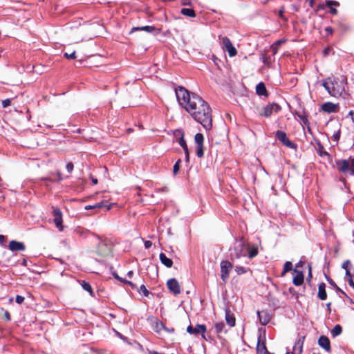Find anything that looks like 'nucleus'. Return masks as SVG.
<instances>
[{
  "label": "nucleus",
  "mask_w": 354,
  "mask_h": 354,
  "mask_svg": "<svg viewBox=\"0 0 354 354\" xmlns=\"http://www.w3.org/2000/svg\"><path fill=\"white\" fill-rule=\"evenodd\" d=\"M187 332L189 334L201 333L203 338L205 339L206 326L203 324H197L195 328H193L192 326L189 325L187 328Z\"/></svg>",
  "instance_id": "13"
},
{
  "label": "nucleus",
  "mask_w": 354,
  "mask_h": 354,
  "mask_svg": "<svg viewBox=\"0 0 354 354\" xmlns=\"http://www.w3.org/2000/svg\"><path fill=\"white\" fill-rule=\"evenodd\" d=\"M281 110V106L277 103H272L264 106L258 114L260 117L269 118L272 113H278Z\"/></svg>",
  "instance_id": "5"
},
{
  "label": "nucleus",
  "mask_w": 354,
  "mask_h": 354,
  "mask_svg": "<svg viewBox=\"0 0 354 354\" xmlns=\"http://www.w3.org/2000/svg\"><path fill=\"white\" fill-rule=\"evenodd\" d=\"M138 30H145L148 32H153L154 31H157L158 32H160V29H157L155 26H145L142 27H133L131 28V32L138 31Z\"/></svg>",
  "instance_id": "22"
},
{
  "label": "nucleus",
  "mask_w": 354,
  "mask_h": 354,
  "mask_svg": "<svg viewBox=\"0 0 354 354\" xmlns=\"http://www.w3.org/2000/svg\"><path fill=\"white\" fill-rule=\"evenodd\" d=\"M222 48L225 49L230 57H234L237 54V50L232 45L230 39L227 37L222 38Z\"/></svg>",
  "instance_id": "10"
},
{
  "label": "nucleus",
  "mask_w": 354,
  "mask_h": 354,
  "mask_svg": "<svg viewBox=\"0 0 354 354\" xmlns=\"http://www.w3.org/2000/svg\"><path fill=\"white\" fill-rule=\"evenodd\" d=\"M256 93L258 95H263V96H268V91L266 89V87L263 82H259L257 86H256Z\"/></svg>",
  "instance_id": "24"
},
{
  "label": "nucleus",
  "mask_w": 354,
  "mask_h": 354,
  "mask_svg": "<svg viewBox=\"0 0 354 354\" xmlns=\"http://www.w3.org/2000/svg\"><path fill=\"white\" fill-rule=\"evenodd\" d=\"M11 104V101L10 99H6L2 101V106L3 108H6L9 106Z\"/></svg>",
  "instance_id": "44"
},
{
  "label": "nucleus",
  "mask_w": 354,
  "mask_h": 354,
  "mask_svg": "<svg viewBox=\"0 0 354 354\" xmlns=\"http://www.w3.org/2000/svg\"><path fill=\"white\" fill-rule=\"evenodd\" d=\"M214 330H215V333L218 335L223 332L226 333V331H227L225 330V325L223 322L215 323L214 324Z\"/></svg>",
  "instance_id": "28"
},
{
  "label": "nucleus",
  "mask_w": 354,
  "mask_h": 354,
  "mask_svg": "<svg viewBox=\"0 0 354 354\" xmlns=\"http://www.w3.org/2000/svg\"><path fill=\"white\" fill-rule=\"evenodd\" d=\"M322 109L324 112L328 113H336L338 111V105L328 102L322 104Z\"/></svg>",
  "instance_id": "16"
},
{
  "label": "nucleus",
  "mask_w": 354,
  "mask_h": 354,
  "mask_svg": "<svg viewBox=\"0 0 354 354\" xmlns=\"http://www.w3.org/2000/svg\"><path fill=\"white\" fill-rule=\"evenodd\" d=\"M294 272L296 273L293 277L292 283L295 286H299L304 283V276L302 271L294 269Z\"/></svg>",
  "instance_id": "18"
},
{
  "label": "nucleus",
  "mask_w": 354,
  "mask_h": 354,
  "mask_svg": "<svg viewBox=\"0 0 354 354\" xmlns=\"http://www.w3.org/2000/svg\"><path fill=\"white\" fill-rule=\"evenodd\" d=\"M225 320L227 324L230 326L233 327L235 326L236 319L234 315L230 312L229 308L225 309Z\"/></svg>",
  "instance_id": "23"
},
{
  "label": "nucleus",
  "mask_w": 354,
  "mask_h": 354,
  "mask_svg": "<svg viewBox=\"0 0 354 354\" xmlns=\"http://www.w3.org/2000/svg\"><path fill=\"white\" fill-rule=\"evenodd\" d=\"M292 270V264L290 261H286L283 265V270L281 276H284L288 272Z\"/></svg>",
  "instance_id": "33"
},
{
  "label": "nucleus",
  "mask_w": 354,
  "mask_h": 354,
  "mask_svg": "<svg viewBox=\"0 0 354 354\" xmlns=\"http://www.w3.org/2000/svg\"><path fill=\"white\" fill-rule=\"evenodd\" d=\"M113 277H114L115 279H118L119 281H122V282H124V283H125L129 284V286H131V287H133V288L135 286V285H134L131 281H127V280H126V279H123L120 278V277H119L116 273H113Z\"/></svg>",
  "instance_id": "40"
},
{
  "label": "nucleus",
  "mask_w": 354,
  "mask_h": 354,
  "mask_svg": "<svg viewBox=\"0 0 354 354\" xmlns=\"http://www.w3.org/2000/svg\"><path fill=\"white\" fill-rule=\"evenodd\" d=\"M342 326L339 324H337L332 329L330 333L333 337H335L339 335L342 333Z\"/></svg>",
  "instance_id": "32"
},
{
  "label": "nucleus",
  "mask_w": 354,
  "mask_h": 354,
  "mask_svg": "<svg viewBox=\"0 0 354 354\" xmlns=\"http://www.w3.org/2000/svg\"><path fill=\"white\" fill-rule=\"evenodd\" d=\"M326 6L330 8V13L332 15H337L338 11L333 6H339V3L337 1L328 0L326 1Z\"/></svg>",
  "instance_id": "26"
},
{
  "label": "nucleus",
  "mask_w": 354,
  "mask_h": 354,
  "mask_svg": "<svg viewBox=\"0 0 354 354\" xmlns=\"http://www.w3.org/2000/svg\"><path fill=\"white\" fill-rule=\"evenodd\" d=\"M275 136L278 140L281 142L283 145H284L287 147L291 149L295 148L296 145L289 140V138L287 137L286 132L279 130L277 131Z\"/></svg>",
  "instance_id": "8"
},
{
  "label": "nucleus",
  "mask_w": 354,
  "mask_h": 354,
  "mask_svg": "<svg viewBox=\"0 0 354 354\" xmlns=\"http://www.w3.org/2000/svg\"><path fill=\"white\" fill-rule=\"evenodd\" d=\"M159 257L161 263L163 265H165L167 268H171L172 266V260L167 257V256L164 253H160Z\"/></svg>",
  "instance_id": "27"
},
{
  "label": "nucleus",
  "mask_w": 354,
  "mask_h": 354,
  "mask_svg": "<svg viewBox=\"0 0 354 354\" xmlns=\"http://www.w3.org/2000/svg\"><path fill=\"white\" fill-rule=\"evenodd\" d=\"M233 265L229 261H222L221 262V278L223 283H226L230 276V272L232 270Z\"/></svg>",
  "instance_id": "7"
},
{
  "label": "nucleus",
  "mask_w": 354,
  "mask_h": 354,
  "mask_svg": "<svg viewBox=\"0 0 354 354\" xmlns=\"http://www.w3.org/2000/svg\"><path fill=\"white\" fill-rule=\"evenodd\" d=\"M348 115L351 116V119L352 122H354V111H350L348 113Z\"/></svg>",
  "instance_id": "58"
},
{
  "label": "nucleus",
  "mask_w": 354,
  "mask_h": 354,
  "mask_svg": "<svg viewBox=\"0 0 354 354\" xmlns=\"http://www.w3.org/2000/svg\"><path fill=\"white\" fill-rule=\"evenodd\" d=\"M337 169L342 173H349L354 176V158L351 156L346 160H337L335 161Z\"/></svg>",
  "instance_id": "4"
},
{
  "label": "nucleus",
  "mask_w": 354,
  "mask_h": 354,
  "mask_svg": "<svg viewBox=\"0 0 354 354\" xmlns=\"http://www.w3.org/2000/svg\"><path fill=\"white\" fill-rule=\"evenodd\" d=\"M167 286L170 292L176 295L180 293V286L176 279H169L167 282Z\"/></svg>",
  "instance_id": "11"
},
{
  "label": "nucleus",
  "mask_w": 354,
  "mask_h": 354,
  "mask_svg": "<svg viewBox=\"0 0 354 354\" xmlns=\"http://www.w3.org/2000/svg\"><path fill=\"white\" fill-rule=\"evenodd\" d=\"M82 288L84 290L88 292L91 295L93 294L92 288H91V285L88 282H86L85 281H83L82 283Z\"/></svg>",
  "instance_id": "35"
},
{
  "label": "nucleus",
  "mask_w": 354,
  "mask_h": 354,
  "mask_svg": "<svg viewBox=\"0 0 354 354\" xmlns=\"http://www.w3.org/2000/svg\"><path fill=\"white\" fill-rule=\"evenodd\" d=\"M327 281L329 283L330 285H331L333 287H334L337 291L340 292L341 293H342L343 295H346V293L342 290L337 286V284L335 283V281L330 279V278H327Z\"/></svg>",
  "instance_id": "37"
},
{
  "label": "nucleus",
  "mask_w": 354,
  "mask_h": 354,
  "mask_svg": "<svg viewBox=\"0 0 354 354\" xmlns=\"http://www.w3.org/2000/svg\"><path fill=\"white\" fill-rule=\"evenodd\" d=\"M308 277H312V268L310 265L308 266Z\"/></svg>",
  "instance_id": "59"
},
{
  "label": "nucleus",
  "mask_w": 354,
  "mask_h": 354,
  "mask_svg": "<svg viewBox=\"0 0 354 354\" xmlns=\"http://www.w3.org/2000/svg\"><path fill=\"white\" fill-rule=\"evenodd\" d=\"M257 315L262 325H266L270 320V316L266 311H258Z\"/></svg>",
  "instance_id": "21"
},
{
  "label": "nucleus",
  "mask_w": 354,
  "mask_h": 354,
  "mask_svg": "<svg viewBox=\"0 0 354 354\" xmlns=\"http://www.w3.org/2000/svg\"><path fill=\"white\" fill-rule=\"evenodd\" d=\"M337 24H338L339 29L342 32H344L348 30V26L346 24L342 22V21H339Z\"/></svg>",
  "instance_id": "39"
},
{
  "label": "nucleus",
  "mask_w": 354,
  "mask_h": 354,
  "mask_svg": "<svg viewBox=\"0 0 354 354\" xmlns=\"http://www.w3.org/2000/svg\"><path fill=\"white\" fill-rule=\"evenodd\" d=\"M331 50V48H326L324 50H323V53L325 56L328 55L330 52Z\"/></svg>",
  "instance_id": "54"
},
{
  "label": "nucleus",
  "mask_w": 354,
  "mask_h": 354,
  "mask_svg": "<svg viewBox=\"0 0 354 354\" xmlns=\"http://www.w3.org/2000/svg\"><path fill=\"white\" fill-rule=\"evenodd\" d=\"M53 214L54 216V223L56 227L59 229V231H62L63 225L62 212L58 208H53Z\"/></svg>",
  "instance_id": "12"
},
{
  "label": "nucleus",
  "mask_w": 354,
  "mask_h": 354,
  "mask_svg": "<svg viewBox=\"0 0 354 354\" xmlns=\"http://www.w3.org/2000/svg\"><path fill=\"white\" fill-rule=\"evenodd\" d=\"M305 339V336H303L295 342L293 346V353L292 354H301L303 351V346Z\"/></svg>",
  "instance_id": "20"
},
{
  "label": "nucleus",
  "mask_w": 354,
  "mask_h": 354,
  "mask_svg": "<svg viewBox=\"0 0 354 354\" xmlns=\"http://www.w3.org/2000/svg\"><path fill=\"white\" fill-rule=\"evenodd\" d=\"M156 328H157L158 330H161V329L167 330V328H165V325L162 322H159V323L157 322L156 323Z\"/></svg>",
  "instance_id": "47"
},
{
  "label": "nucleus",
  "mask_w": 354,
  "mask_h": 354,
  "mask_svg": "<svg viewBox=\"0 0 354 354\" xmlns=\"http://www.w3.org/2000/svg\"><path fill=\"white\" fill-rule=\"evenodd\" d=\"M91 180H92V183H93V185H96L97 183V178H92Z\"/></svg>",
  "instance_id": "63"
},
{
  "label": "nucleus",
  "mask_w": 354,
  "mask_h": 354,
  "mask_svg": "<svg viewBox=\"0 0 354 354\" xmlns=\"http://www.w3.org/2000/svg\"><path fill=\"white\" fill-rule=\"evenodd\" d=\"M57 176H58V180L59 181H60V180H62L63 179L62 176L60 172H57Z\"/></svg>",
  "instance_id": "62"
},
{
  "label": "nucleus",
  "mask_w": 354,
  "mask_h": 354,
  "mask_svg": "<svg viewBox=\"0 0 354 354\" xmlns=\"http://www.w3.org/2000/svg\"><path fill=\"white\" fill-rule=\"evenodd\" d=\"M317 297L321 300L326 299L327 294L326 292V284L324 283H321L319 284Z\"/></svg>",
  "instance_id": "25"
},
{
  "label": "nucleus",
  "mask_w": 354,
  "mask_h": 354,
  "mask_svg": "<svg viewBox=\"0 0 354 354\" xmlns=\"http://www.w3.org/2000/svg\"><path fill=\"white\" fill-rule=\"evenodd\" d=\"M257 352L258 354H270L266 346V340L261 339V336L259 335L258 337V342L257 345Z\"/></svg>",
  "instance_id": "15"
},
{
  "label": "nucleus",
  "mask_w": 354,
  "mask_h": 354,
  "mask_svg": "<svg viewBox=\"0 0 354 354\" xmlns=\"http://www.w3.org/2000/svg\"><path fill=\"white\" fill-rule=\"evenodd\" d=\"M66 169L68 173H71L73 169V164L72 162H68L66 166Z\"/></svg>",
  "instance_id": "49"
},
{
  "label": "nucleus",
  "mask_w": 354,
  "mask_h": 354,
  "mask_svg": "<svg viewBox=\"0 0 354 354\" xmlns=\"http://www.w3.org/2000/svg\"><path fill=\"white\" fill-rule=\"evenodd\" d=\"M176 98L180 106L200 123L206 130L212 127V109L200 95L191 93L183 86L175 89Z\"/></svg>",
  "instance_id": "1"
},
{
  "label": "nucleus",
  "mask_w": 354,
  "mask_h": 354,
  "mask_svg": "<svg viewBox=\"0 0 354 354\" xmlns=\"http://www.w3.org/2000/svg\"><path fill=\"white\" fill-rule=\"evenodd\" d=\"M350 277H352L351 273L349 270H346V279L348 280Z\"/></svg>",
  "instance_id": "57"
},
{
  "label": "nucleus",
  "mask_w": 354,
  "mask_h": 354,
  "mask_svg": "<svg viewBox=\"0 0 354 354\" xmlns=\"http://www.w3.org/2000/svg\"><path fill=\"white\" fill-rule=\"evenodd\" d=\"M111 206H112V205H111V204H110V205H107V206H106V210H107V211L110 210V209H111Z\"/></svg>",
  "instance_id": "64"
},
{
  "label": "nucleus",
  "mask_w": 354,
  "mask_h": 354,
  "mask_svg": "<svg viewBox=\"0 0 354 354\" xmlns=\"http://www.w3.org/2000/svg\"><path fill=\"white\" fill-rule=\"evenodd\" d=\"M15 301H16V302H17V304H22V303L24 302V297H22V296H21V295H17V296L16 297Z\"/></svg>",
  "instance_id": "46"
},
{
  "label": "nucleus",
  "mask_w": 354,
  "mask_h": 354,
  "mask_svg": "<svg viewBox=\"0 0 354 354\" xmlns=\"http://www.w3.org/2000/svg\"><path fill=\"white\" fill-rule=\"evenodd\" d=\"M6 241V237L3 235L0 234V244L3 245Z\"/></svg>",
  "instance_id": "55"
},
{
  "label": "nucleus",
  "mask_w": 354,
  "mask_h": 354,
  "mask_svg": "<svg viewBox=\"0 0 354 354\" xmlns=\"http://www.w3.org/2000/svg\"><path fill=\"white\" fill-rule=\"evenodd\" d=\"M295 115L299 118L302 123L307 127L308 131H310V122L308 120V115L306 112L304 110H303L302 111H296Z\"/></svg>",
  "instance_id": "17"
},
{
  "label": "nucleus",
  "mask_w": 354,
  "mask_h": 354,
  "mask_svg": "<svg viewBox=\"0 0 354 354\" xmlns=\"http://www.w3.org/2000/svg\"><path fill=\"white\" fill-rule=\"evenodd\" d=\"M204 136L202 133H198L194 136L195 153L196 155H203Z\"/></svg>",
  "instance_id": "9"
},
{
  "label": "nucleus",
  "mask_w": 354,
  "mask_h": 354,
  "mask_svg": "<svg viewBox=\"0 0 354 354\" xmlns=\"http://www.w3.org/2000/svg\"><path fill=\"white\" fill-rule=\"evenodd\" d=\"M248 257L252 259L258 254V248L256 245H252L248 249Z\"/></svg>",
  "instance_id": "31"
},
{
  "label": "nucleus",
  "mask_w": 354,
  "mask_h": 354,
  "mask_svg": "<svg viewBox=\"0 0 354 354\" xmlns=\"http://www.w3.org/2000/svg\"><path fill=\"white\" fill-rule=\"evenodd\" d=\"M346 82L344 77H331L324 80L322 86L331 96L338 97L345 93Z\"/></svg>",
  "instance_id": "2"
},
{
  "label": "nucleus",
  "mask_w": 354,
  "mask_h": 354,
  "mask_svg": "<svg viewBox=\"0 0 354 354\" xmlns=\"http://www.w3.org/2000/svg\"><path fill=\"white\" fill-rule=\"evenodd\" d=\"M318 344L323 348L326 352L330 353L331 351L330 342L328 337L322 335L318 339Z\"/></svg>",
  "instance_id": "14"
},
{
  "label": "nucleus",
  "mask_w": 354,
  "mask_h": 354,
  "mask_svg": "<svg viewBox=\"0 0 354 354\" xmlns=\"http://www.w3.org/2000/svg\"><path fill=\"white\" fill-rule=\"evenodd\" d=\"M351 266V261L349 260H346L343 263H342V268H344L345 270H348V266Z\"/></svg>",
  "instance_id": "45"
},
{
  "label": "nucleus",
  "mask_w": 354,
  "mask_h": 354,
  "mask_svg": "<svg viewBox=\"0 0 354 354\" xmlns=\"http://www.w3.org/2000/svg\"><path fill=\"white\" fill-rule=\"evenodd\" d=\"M180 13L184 15L189 17L194 18L196 16V12L192 8H182L180 10Z\"/></svg>",
  "instance_id": "29"
},
{
  "label": "nucleus",
  "mask_w": 354,
  "mask_h": 354,
  "mask_svg": "<svg viewBox=\"0 0 354 354\" xmlns=\"http://www.w3.org/2000/svg\"><path fill=\"white\" fill-rule=\"evenodd\" d=\"M133 275V271H129L128 273H127V276L129 277V278H131Z\"/></svg>",
  "instance_id": "61"
},
{
  "label": "nucleus",
  "mask_w": 354,
  "mask_h": 354,
  "mask_svg": "<svg viewBox=\"0 0 354 354\" xmlns=\"http://www.w3.org/2000/svg\"><path fill=\"white\" fill-rule=\"evenodd\" d=\"M347 281L348 282L349 286H351L354 289V281H353L352 277H350L349 279H348Z\"/></svg>",
  "instance_id": "53"
},
{
  "label": "nucleus",
  "mask_w": 354,
  "mask_h": 354,
  "mask_svg": "<svg viewBox=\"0 0 354 354\" xmlns=\"http://www.w3.org/2000/svg\"><path fill=\"white\" fill-rule=\"evenodd\" d=\"M104 206V203L103 202H100V203H96L94 205H86L85 207V209L86 210H89V209H97V208L99 209V208H102Z\"/></svg>",
  "instance_id": "36"
},
{
  "label": "nucleus",
  "mask_w": 354,
  "mask_h": 354,
  "mask_svg": "<svg viewBox=\"0 0 354 354\" xmlns=\"http://www.w3.org/2000/svg\"><path fill=\"white\" fill-rule=\"evenodd\" d=\"M151 245H152L151 241H145V248L148 249V248H151Z\"/></svg>",
  "instance_id": "52"
},
{
  "label": "nucleus",
  "mask_w": 354,
  "mask_h": 354,
  "mask_svg": "<svg viewBox=\"0 0 354 354\" xmlns=\"http://www.w3.org/2000/svg\"><path fill=\"white\" fill-rule=\"evenodd\" d=\"M341 131L340 129H339L335 133L333 134L332 137L333 141L337 142L340 138Z\"/></svg>",
  "instance_id": "43"
},
{
  "label": "nucleus",
  "mask_w": 354,
  "mask_h": 354,
  "mask_svg": "<svg viewBox=\"0 0 354 354\" xmlns=\"http://www.w3.org/2000/svg\"><path fill=\"white\" fill-rule=\"evenodd\" d=\"M181 4L183 6H192V3L191 0H181Z\"/></svg>",
  "instance_id": "48"
},
{
  "label": "nucleus",
  "mask_w": 354,
  "mask_h": 354,
  "mask_svg": "<svg viewBox=\"0 0 354 354\" xmlns=\"http://www.w3.org/2000/svg\"><path fill=\"white\" fill-rule=\"evenodd\" d=\"M181 162V160L178 159L174 164L173 167V174L174 176L177 175L178 174V171L180 170V163Z\"/></svg>",
  "instance_id": "38"
},
{
  "label": "nucleus",
  "mask_w": 354,
  "mask_h": 354,
  "mask_svg": "<svg viewBox=\"0 0 354 354\" xmlns=\"http://www.w3.org/2000/svg\"><path fill=\"white\" fill-rule=\"evenodd\" d=\"M64 56L67 59H75L76 58L75 51H73L71 53H64Z\"/></svg>",
  "instance_id": "41"
},
{
  "label": "nucleus",
  "mask_w": 354,
  "mask_h": 354,
  "mask_svg": "<svg viewBox=\"0 0 354 354\" xmlns=\"http://www.w3.org/2000/svg\"><path fill=\"white\" fill-rule=\"evenodd\" d=\"M315 0H309V6H310V7L313 8L314 3H315Z\"/></svg>",
  "instance_id": "60"
},
{
  "label": "nucleus",
  "mask_w": 354,
  "mask_h": 354,
  "mask_svg": "<svg viewBox=\"0 0 354 354\" xmlns=\"http://www.w3.org/2000/svg\"><path fill=\"white\" fill-rule=\"evenodd\" d=\"M185 133L181 129H177L174 132L175 140L183 149L185 155H189V150L185 140L184 139Z\"/></svg>",
  "instance_id": "6"
},
{
  "label": "nucleus",
  "mask_w": 354,
  "mask_h": 354,
  "mask_svg": "<svg viewBox=\"0 0 354 354\" xmlns=\"http://www.w3.org/2000/svg\"><path fill=\"white\" fill-rule=\"evenodd\" d=\"M140 290L143 293V295L147 297L149 295V290L147 289L145 285H142L140 287Z\"/></svg>",
  "instance_id": "42"
},
{
  "label": "nucleus",
  "mask_w": 354,
  "mask_h": 354,
  "mask_svg": "<svg viewBox=\"0 0 354 354\" xmlns=\"http://www.w3.org/2000/svg\"><path fill=\"white\" fill-rule=\"evenodd\" d=\"M304 262L302 261H299L297 264H296V268L295 269H297L298 268H301L304 266Z\"/></svg>",
  "instance_id": "56"
},
{
  "label": "nucleus",
  "mask_w": 354,
  "mask_h": 354,
  "mask_svg": "<svg viewBox=\"0 0 354 354\" xmlns=\"http://www.w3.org/2000/svg\"><path fill=\"white\" fill-rule=\"evenodd\" d=\"M230 259L232 261L246 257L245 244L243 238L236 239L233 249L230 250Z\"/></svg>",
  "instance_id": "3"
},
{
  "label": "nucleus",
  "mask_w": 354,
  "mask_h": 354,
  "mask_svg": "<svg viewBox=\"0 0 354 354\" xmlns=\"http://www.w3.org/2000/svg\"><path fill=\"white\" fill-rule=\"evenodd\" d=\"M235 272L238 275H241L245 274L248 272V269L243 266H235Z\"/></svg>",
  "instance_id": "34"
},
{
  "label": "nucleus",
  "mask_w": 354,
  "mask_h": 354,
  "mask_svg": "<svg viewBox=\"0 0 354 354\" xmlns=\"http://www.w3.org/2000/svg\"><path fill=\"white\" fill-rule=\"evenodd\" d=\"M3 316H4L5 319H6V321H8V322L10 321L11 317H10V314L8 311L6 310L4 312Z\"/></svg>",
  "instance_id": "50"
},
{
  "label": "nucleus",
  "mask_w": 354,
  "mask_h": 354,
  "mask_svg": "<svg viewBox=\"0 0 354 354\" xmlns=\"http://www.w3.org/2000/svg\"><path fill=\"white\" fill-rule=\"evenodd\" d=\"M8 248L11 251H24L26 248L25 245L17 241H11L9 243Z\"/></svg>",
  "instance_id": "19"
},
{
  "label": "nucleus",
  "mask_w": 354,
  "mask_h": 354,
  "mask_svg": "<svg viewBox=\"0 0 354 354\" xmlns=\"http://www.w3.org/2000/svg\"><path fill=\"white\" fill-rule=\"evenodd\" d=\"M286 42V40L285 39H279V40H277L272 46H271V49L272 50V53H273V55H275L278 50H279V48L280 47V46L283 44H284Z\"/></svg>",
  "instance_id": "30"
},
{
  "label": "nucleus",
  "mask_w": 354,
  "mask_h": 354,
  "mask_svg": "<svg viewBox=\"0 0 354 354\" xmlns=\"http://www.w3.org/2000/svg\"><path fill=\"white\" fill-rule=\"evenodd\" d=\"M325 31L328 34V35H332L333 33V29L332 27L330 26H327L325 28Z\"/></svg>",
  "instance_id": "51"
}]
</instances>
